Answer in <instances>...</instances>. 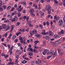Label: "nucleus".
Returning a JSON list of instances; mask_svg holds the SVG:
<instances>
[{
  "label": "nucleus",
  "instance_id": "26",
  "mask_svg": "<svg viewBox=\"0 0 65 65\" xmlns=\"http://www.w3.org/2000/svg\"><path fill=\"white\" fill-rule=\"evenodd\" d=\"M58 23H61V24H63V21L62 20H60L59 21Z\"/></svg>",
  "mask_w": 65,
  "mask_h": 65
},
{
  "label": "nucleus",
  "instance_id": "33",
  "mask_svg": "<svg viewBox=\"0 0 65 65\" xmlns=\"http://www.w3.org/2000/svg\"><path fill=\"white\" fill-rule=\"evenodd\" d=\"M54 2L56 4H58V2L56 0H54Z\"/></svg>",
  "mask_w": 65,
  "mask_h": 65
},
{
  "label": "nucleus",
  "instance_id": "19",
  "mask_svg": "<svg viewBox=\"0 0 65 65\" xmlns=\"http://www.w3.org/2000/svg\"><path fill=\"white\" fill-rule=\"evenodd\" d=\"M36 36L37 37H40V35L39 34H36Z\"/></svg>",
  "mask_w": 65,
  "mask_h": 65
},
{
  "label": "nucleus",
  "instance_id": "61",
  "mask_svg": "<svg viewBox=\"0 0 65 65\" xmlns=\"http://www.w3.org/2000/svg\"><path fill=\"white\" fill-rule=\"evenodd\" d=\"M15 62H16V63H15L16 64H17V63H18V60L17 59H16L15 60Z\"/></svg>",
  "mask_w": 65,
  "mask_h": 65
},
{
  "label": "nucleus",
  "instance_id": "25",
  "mask_svg": "<svg viewBox=\"0 0 65 65\" xmlns=\"http://www.w3.org/2000/svg\"><path fill=\"white\" fill-rule=\"evenodd\" d=\"M21 34V32H19L18 33H17L16 34V35H17V36H19V34Z\"/></svg>",
  "mask_w": 65,
  "mask_h": 65
},
{
  "label": "nucleus",
  "instance_id": "36",
  "mask_svg": "<svg viewBox=\"0 0 65 65\" xmlns=\"http://www.w3.org/2000/svg\"><path fill=\"white\" fill-rule=\"evenodd\" d=\"M26 41H25L24 40L23 41V44H24V45H25V44H26Z\"/></svg>",
  "mask_w": 65,
  "mask_h": 65
},
{
  "label": "nucleus",
  "instance_id": "62",
  "mask_svg": "<svg viewBox=\"0 0 65 65\" xmlns=\"http://www.w3.org/2000/svg\"><path fill=\"white\" fill-rule=\"evenodd\" d=\"M3 45H4L6 47L7 46H6V44L4 43H3Z\"/></svg>",
  "mask_w": 65,
  "mask_h": 65
},
{
  "label": "nucleus",
  "instance_id": "42",
  "mask_svg": "<svg viewBox=\"0 0 65 65\" xmlns=\"http://www.w3.org/2000/svg\"><path fill=\"white\" fill-rule=\"evenodd\" d=\"M43 55H45V54H46V53L44 52V50L43 51Z\"/></svg>",
  "mask_w": 65,
  "mask_h": 65
},
{
  "label": "nucleus",
  "instance_id": "5",
  "mask_svg": "<svg viewBox=\"0 0 65 65\" xmlns=\"http://www.w3.org/2000/svg\"><path fill=\"white\" fill-rule=\"evenodd\" d=\"M8 18H9V20H11L12 19V16L8 14L7 16Z\"/></svg>",
  "mask_w": 65,
  "mask_h": 65
},
{
  "label": "nucleus",
  "instance_id": "40",
  "mask_svg": "<svg viewBox=\"0 0 65 65\" xmlns=\"http://www.w3.org/2000/svg\"><path fill=\"white\" fill-rule=\"evenodd\" d=\"M18 41V39H15L14 40L15 42H17Z\"/></svg>",
  "mask_w": 65,
  "mask_h": 65
},
{
  "label": "nucleus",
  "instance_id": "30",
  "mask_svg": "<svg viewBox=\"0 0 65 65\" xmlns=\"http://www.w3.org/2000/svg\"><path fill=\"white\" fill-rule=\"evenodd\" d=\"M22 9H23V7L20 8V9L19 10H18V11L20 12L22 10Z\"/></svg>",
  "mask_w": 65,
  "mask_h": 65
},
{
  "label": "nucleus",
  "instance_id": "28",
  "mask_svg": "<svg viewBox=\"0 0 65 65\" xmlns=\"http://www.w3.org/2000/svg\"><path fill=\"white\" fill-rule=\"evenodd\" d=\"M63 24L62 23H58V25L59 26H62V24Z\"/></svg>",
  "mask_w": 65,
  "mask_h": 65
},
{
  "label": "nucleus",
  "instance_id": "51",
  "mask_svg": "<svg viewBox=\"0 0 65 65\" xmlns=\"http://www.w3.org/2000/svg\"><path fill=\"white\" fill-rule=\"evenodd\" d=\"M57 42H58H58H59V43H61V40H58Z\"/></svg>",
  "mask_w": 65,
  "mask_h": 65
},
{
  "label": "nucleus",
  "instance_id": "13",
  "mask_svg": "<svg viewBox=\"0 0 65 65\" xmlns=\"http://www.w3.org/2000/svg\"><path fill=\"white\" fill-rule=\"evenodd\" d=\"M32 32H33L34 34H35L37 33V31H36V30L35 29L34 30L32 31Z\"/></svg>",
  "mask_w": 65,
  "mask_h": 65
},
{
  "label": "nucleus",
  "instance_id": "32",
  "mask_svg": "<svg viewBox=\"0 0 65 65\" xmlns=\"http://www.w3.org/2000/svg\"><path fill=\"white\" fill-rule=\"evenodd\" d=\"M10 8H11V6H9L7 8V10H9L10 9Z\"/></svg>",
  "mask_w": 65,
  "mask_h": 65
},
{
  "label": "nucleus",
  "instance_id": "53",
  "mask_svg": "<svg viewBox=\"0 0 65 65\" xmlns=\"http://www.w3.org/2000/svg\"><path fill=\"white\" fill-rule=\"evenodd\" d=\"M20 42L21 43H23V42L24 41H23V40H22L20 41Z\"/></svg>",
  "mask_w": 65,
  "mask_h": 65
},
{
  "label": "nucleus",
  "instance_id": "17",
  "mask_svg": "<svg viewBox=\"0 0 65 65\" xmlns=\"http://www.w3.org/2000/svg\"><path fill=\"white\" fill-rule=\"evenodd\" d=\"M30 34L31 35V36H33V34H34V33H33V31H31L30 32Z\"/></svg>",
  "mask_w": 65,
  "mask_h": 65
},
{
  "label": "nucleus",
  "instance_id": "60",
  "mask_svg": "<svg viewBox=\"0 0 65 65\" xmlns=\"http://www.w3.org/2000/svg\"><path fill=\"white\" fill-rule=\"evenodd\" d=\"M33 52H34V53H36V52H37V51L35 49H34Z\"/></svg>",
  "mask_w": 65,
  "mask_h": 65
},
{
  "label": "nucleus",
  "instance_id": "27",
  "mask_svg": "<svg viewBox=\"0 0 65 65\" xmlns=\"http://www.w3.org/2000/svg\"><path fill=\"white\" fill-rule=\"evenodd\" d=\"M27 23L28 25H29V24H31V21H29L28 22H27Z\"/></svg>",
  "mask_w": 65,
  "mask_h": 65
},
{
  "label": "nucleus",
  "instance_id": "1",
  "mask_svg": "<svg viewBox=\"0 0 65 65\" xmlns=\"http://www.w3.org/2000/svg\"><path fill=\"white\" fill-rule=\"evenodd\" d=\"M46 9L48 11V14H50L51 12V10H52V7L50 6H47L46 7Z\"/></svg>",
  "mask_w": 65,
  "mask_h": 65
},
{
  "label": "nucleus",
  "instance_id": "22",
  "mask_svg": "<svg viewBox=\"0 0 65 65\" xmlns=\"http://www.w3.org/2000/svg\"><path fill=\"white\" fill-rule=\"evenodd\" d=\"M27 63V61L26 60H24L22 62V63L23 64H25V63Z\"/></svg>",
  "mask_w": 65,
  "mask_h": 65
},
{
  "label": "nucleus",
  "instance_id": "20",
  "mask_svg": "<svg viewBox=\"0 0 65 65\" xmlns=\"http://www.w3.org/2000/svg\"><path fill=\"white\" fill-rule=\"evenodd\" d=\"M14 19V20L15 21H18V18L17 17H15Z\"/></svg>",
  "mask_w": 65,
  "mask_h": 65
},
{
  "label": "nucleus",
  "instance_id": "55",
  "mask_svg": "<svg viewBox=\"0 0 65 65\" xmlns=\"http://www.w3.org/2000/svg\"><path fill=\"white\" fill-rule=\"evenodd\" d=\"M3 27H2V26H0V31L3 29Z\"/></svg>",
  "mask_w": 65,
  "mask_h": 65
},
{
  "label": "nucleus",
  "instance_id": "4",
  "mask_svg": "<svg viewBox=\"0 0 65 65\" xmlns=\"http://www.w3.org/2000/svg\"><path fill=\"white\" fill-rule=\"evenodd\" d=\"M6 28H7L5 29V30L6 31H7V30H9V29H10V26L9 25H7V26Z\"/></svg>",
  "mask_w": 65,
  "mask_h": 65
},
{
  "label": "nucleus",
  "instance_id": "64",
  "mask_svg": "<svg viewBox=\"0 0 65 65\" xmlns=\"http://www.w3.org/2000/svg\"><path fill=\"white\" fill-rule=\"evenodd\" d=\"M7 33H6L5 34V37H7Z\"/></svg>",
  "mask_w": 65,
  "mask_h": 65
},
{
  "label": "nucleus",
  "instance_id": "9",
  "mask_svg": "<svg viewBox=\"0 0 65 65\" xmlns=\"http://www.w3.org/2000/svg\"><path fill=\"white\" fill-rule=\"evenodd\" d=\"M2 26L4 29H5V28H6L7 27V26L6 25L4 24L2 25Z\"/></svg>",
  "mask_w": 65,
  "mask_h": 65
},
{
  "label": "nucleus",
  "instance_id": "54",
  "mask_svg": "<svg viewBox=\"0 0 65 65\" xmlns=\"http://www.w3.org/2000/svg\"><path fill=\"white\" fill-rule=\"evenodd\" d=\"M29 5H32V3L31 2H29L28 3Z\"/></svg>",
  "mask_w": 65,
  "mask_h": 65
},
{
  "label": "nucleus",
  "instance_id": "14",
  "mask_svg": "<svg viewBox=\"0 0 65 65\" xmlns=\"http://www.w3.org/2000/svg\"><path fill=\"white\" fill-rule=\"evenodd\" d=\"M54 37H56V38H59V36L57 34L55 35L54 36Z\"/></svg>",
  "mask_w": 65,
  "mask_h": 65
},
{
  "label": "nucleus",
  "instance_id": "29",
  "mask_svg": "<svg viewBox=\"0 0 65 65\" xmlns=\"http://www.w3.org/2000/svg\"><path fill=\"white\" fill-rule=\"evenodd\" d=\"M16 38V36H15V35H14L12 37V39H15Z\"/></svg>",
  "mask_w": 65,
  "mask_h": 65
},
{
  "label": "nucleus",
  "instance_id": "46",
  "mask_svg": "<svg viewBox=\"0 0 65 65\" xmlns=\"http://www.w3.org/2000/svg\"><path fill=\"white\" fill-rule=\"evenodd\" d=\"M38 62H39L40 63H41V60L39 59H38Z\"/></svg>",
  "mask_w": 65,
  "mask_h": 65
},
{
  "label": "nucleus",
  "instance_id": "52",
  "mask_svg": "<svg viewBox=\"0 0 65 65\" xmlns=\"http://www.w3.org/2000/svg\"><path fill=\"white\" fill-rule=\"evenodd\" d=\"M59 17H57L56 18V20H57V21H58L59 20Z\"/></svg>",
  "mask_w": 65,
  "mask_h": 65
},
{
  "label": "nucleus",
  "instance_id": "11",
  "mask_svg": "<svg viewBox=\"0 0 65 65\" xmlns=\"http://www.w3.org/2000/svg\"><path fill=\"white\" fill-rule=\"evenodd\" d=\"M57 53L56 52H55L53 54V58H54L55 57L57 56Z\"/></svg>",
  "mask_w": 65,
  "mask_h": 65
},
{
  "label": "nucleus",
  "instance_id": "23",
  "mask_svg": "<svg viewBox=\"0 0 65 65\" xmlns=\"http://www.w3.org/2000/svg\"><path fill=\"white\" fill-rule=\"evenodd\" d=\"M17 13L18 14V17H20L21 16V14L20 13H19V12H18Z\"/></svg>",
  "mask_w": 65,
  "mask_h": 65
},
{
  "label": "nucleus",
  "instance_id": "41",
  "mask_svg": "<svg viewBox=\"0 0 65 65\" xmlns=\"http://www.w3.org/2000/svg\"><path fill=\"white\" fill-rule=\"evenodd\" d=\"M43 64L44 65H46V64H47V63H46V62L45 61H43Z\"/></svg>",
  "mask_w": 65,
  "mask_h": 65
},
{
  "label": "nucleus",
  "instance_id": "58",
  "mask_svg": "<svg viewBox=\"0 0 65 65\" xmlns=\"http://www.w3.org/2000/svg\"><path fill=\"white\" fill-rule=\"evenodd\" d=\"M39 27H41V29H42V28H43V27H42V25H39Z\"/></svg>",
  "mask_w": 65,
  "mask_h": 65
},
{
  "label": "nucleus",
  "instance_id": "21",
  "mask_svg": "<svg viewBox=\"0 0 65 65\" xmlns=\"http://www.w3.org/2000/svg\"><path fill=\"white\" fill-rule=\"evenodd\" d=\"M50 53L51 55H53V53H54V51H52L50 52Z\"/></svg>",
  "mask_w": 65,
  "mask_h": 65
},
{
  "label": "nucleus",
  "instance_id": "34",
  "mask_svg": "<svg viewBox=\"0 0 65 65\" xmlns=\"http://www.w3.org/2000/svg\"><path fill=\"white\" fill-rule=\"evenodd\" d=\"M33 39H30L29 40V42H33Z\"/></svg>",
  "mask_w": 65,
  "mask_h": 65
},
{
  "label": "nucleus",
  "instance_id": "49",
  "mask_svg": "<svg viewBox=\"0 0 65 65\" xmlns=\"http://www.w3.org/2000/svg\"><path fill=\"white\" fill-rule=\"evenodd\" d=\"M51 56H49L47 57V59H48L49 58H51Z\"/></svg>",
  "mask_w": 65,
  "mask_h": 65
},
{
  "label": "nucleus",
  "instance_id": "35",
  "mask_svg": "<svg viewBox=\"0 0 65 65\" xmlns=\"http://www.w3.org/2000/svg\"><path fill=\"white\" fill-rule=\"evenodd\" d=\"M3 7L4 8V9H6V6L5 5H4L3 6Z\"/></svg>",
  "mask_w": 65,
  "mask_h": 65
},
{
  "label": "nucleus",
  "instance_id": "63",
  "mask_svg": "<svg viewBox=\"0 0 65 65\" xmlns=\"http://www.w3.org/2000/svg\"><path fill=\"white\" fill-rule=\"evenodd\" d=\"M31 63H32V64H34L35 63V62H34V61H33L31 62Z\"/></svg>",
  "mask_w": 65,
  "mask_h": 65
},
{
  "label": "nucleus",
  "instance_id": "2",
  "mask_svg": "<svg viewBox=\"0 0 65 65\" xmlns=\"http://www.w3.org/2000/svg\"><path fill=\"white\" fill-rule=\"evenodd\" d=\"M64 34V31L63 30H62L60 32L58 33V35H63Z\"/></svg>",
  "mask_w": 65,
  "mask_h": 65
},
{
  "label": "nucleus",
  "instance_id": "8",
  "mask_svg": "<svg viewBox=\"0 0 65 65\" xmlns=\"http://www.w3.org/2000/svg\"><path fill=\"white\" fill-rule=\"evenodd\" d=\"M58 42H56L55 43L53 42L52 45H53V46H56V45H58Z\"/></svg>",
  "mask_w": 65,
  "mask_h": 65
},
{
  "label": "nucleus",
  "instance_id": "59",
  "mask_svg": "<svg viewBox=\"0 0 65 65\" xmlns=\"http://www.w3.org/2000/svg\"><path fill=\"white\" fill-rule=\"evenodd\" d=\"M14 9V7H13L12 9L11 10V11H13V10Z\"/></svg>",
  "mask_w": 65,
  "mask_h": 65
},
{
  "label": "nucleus",
  "instance_id": "6",
  "mask_svg": "<svg viewBox=\"0 0 65 65\" xmlns=\"http://www.w3.org/2000/svg\"><path fill=\"white\" fill-rule=\"evenodd\" d=\"M60 48L62 50H64V49L65 48V45L61 46L60 47Z\"/></svg>",
  "mask_w": 65,
  "mask_h": 65
},
{
  "label": "nucleus",
  "instance_id": "3",
  "mask_svg": "<svg viewBox=\"0 0 65 65\" xmlns=\"http://www.w3.org/2000/svg\"><path fill=\"white\" fill-rule=\"evenodd\" d=\"M48 34V35L50 36H52L53 35V33L51 31H49Z\"/></svg>",
  "mask_w": 65,
  "mask_h": 65
},
{
  "label": "nucleus",
  "instance_id": "37",
  "mask_svg": "<svg viewBox=\"0 0 65 65\" xmlns=\"http://www.w3.org/2000/svg\"><path fill=\"white\" fill-rule=\"evenodd\" d=\"M10 35L8 37V38H11V36L12 35L11 34H10Z\"/></svg>",
  "mask_w": 65,
  "mask_h": 65
},
{
  "label": "nucleus",
  "instance_id": "18",
  "mask_svg": "<svg viewBox=\"0 0 65 65\" xmlns=\"http://www.w3.org/2000/svg\"><path fill=\"white\" fill-rule=\"evenodd\" d=\"M28 54L30 56H32L33 55V53L31 52H29L28 53Z\"/></svg>",
  "mask_w": 65,
  "mask_h": 65
},
{
  "label": "nucleus",
  "instance_id": "31",
  "mask_svg": "<svg viewBox=\"0 0 65 65\" xmlns=\"http://www.w3.org/2000/svg\"><path fill=\"white\" fill-rule=\"evenodd\" d=\"M20 22H18L16 24V25L17 26H18L19 25H20Z\"/></svg>",
  "mask_w": 65,
  "mask_h": 65
},
{
  "label": "nucleus",
  "instance_id": "10",
  "mask_svg": "<svg viewBox=\"0 0 65 65\" xmlns=\"http://www.w3.org/2000/svg\"><path fill=\"white\" fill-rule=\"evenodd\" d=\"M34 11V9H30L29 11V12L30 13H32V12H33Z\"/></svg>",
  "mask_w": 65,
  "mask_h": 65
},
{
  "label": "nucleus",
  "instance_id": "7",
  "mask_svg": "<svg viewBox=\"0 0 65 65\" xmlns=\"http://www.w3.org/2000/svg\"><path fill=\"white\" fill-rule=\"evenodd\" d=\"M44 51L46 53H47V54H49V53H50L49 51L48 50H44Z\"/></svg>",
  "mask_w": 65,
  "mask_h": 65
},
{
  "label": "nucleus",
  "instance_id": "38",
  "mask_svg": "<svg viewBox=\"0 0 65 65\" xmlns=\"http://www.w3.org/2000/svg\"><path fill=\"white\" fill-rule=\"evenodd\" d=\"M57 63H60V59H59L57 60Z\"/></svg>",
  "mask_w": 65,
  "mask_h": 65
},
{
  "label": "nucleus",
  "instance_id": "50",
  "mask_svg": "<svg viewBox=\"0 0 65 65\" xmlns=\"http://www.w3.org/2000/svg\"><path fill=\"white\" fill-rule=\"evenodd\" d=\"M58 52L59 53H60V52H61V50L60 49H58Z\"/></svg>",
  "mask_w": 65,
  "mask_h": 65
},
{
  "label": "nucleus",
  "instance_id": "24",
  "mask_svg": "<svg viewBox=\"0 0 65 65\" xmlns=\"http://www.w3.org/2000/svg\"><path fill=\"white\" fill-rule=\"evenodd\" d=\"M30 15L32 17H34L35 16V14L33 13H30Z\"/></svg>",
  "mask_w": 65,
  "mask_h": 65
},
{
  "label": "nucleus",
  "instance_id": "56",
  "mask_svg": "<svg viewBox=\"0 0 65 65\" xmlns=\"http://www.w3.org/2000/svg\"><path fill=\"white\" fill-rule=\"evenodd\" d=\"M29 27H33V25L31 24H30L29 25Z\"/></svg>",
  "mask_w": 65,
  "mask_h": 65
},
{
  "label": "nucleus",
  "instance_id": "43",
  "mask_svg": "<svg viewBox=\"0 0 65 65\" xmlns=\"http://www.w3.org/2000/svg\"><path fill=\"white\" fill-rule=\"evenodd\" d=\"M11 22H14V21H15V20H14V18H13L11 20Z\"/></svg>",
  "mask_w": 65,
  "mask_h": 65
},
{
  "label": "nucleus",
  "instance_id": "12",
  "mask_svg": "<svg viewBox=\"0 0 65 65\" xmlns=\"http://www.w3.org/2000/svg\"><path fill=\"white\" fill-rule=\"evenodd\" d=\"M8 64L11 65H14V62H9L8 63Z\"/></svg>",
  "mask_w": 65,
  "mask_h": 65
},
{
  "label": "nucleus",
  "instance_id": "44",
  "mask_svg": "<svg viewBox=\"0 0 65 65\" xmlns=\"http://www.w3.org/2000/svg\"><path fill=\"white\" fill-rule=\"evenodd\" d=\"M0 10L1 11H3V8L2 7L0 8Z\"/></svg>",
  "mask_w": 65,
  "mask_h": 65
},
{
  "label": "nucleus",
  "instance_id": "45",
  "mask_svg": "<svg viewBox=\"0 0 65 65\" xmlns=\"http://www.w3.org/2000/svg\"><path fill=\"white\" fill-rule=\"evenodd\" d=\"M46 24L47 26H49V22H46Z\"/></svg>",
  "mask_w": 65,
  "mask_h": 65
},
{
  "label": "nucleus",
  "instance_id": "48",
  "mask_svg": "<svg viewBox=\"0 0 65 65\" xmlns=\"http://www.w3.org/2000/svg\"><path fill=\"white\" fill-rule=\"evenodd\" d=\"M54 28L55 26H54V25H53L51 26V28L52 29H54Z\"/></svg>",
  "mask_w": 65,
  "mask_h": 65
},
{
  "label": "nucleus",
  "instance_id": "57",
  "mask_svg": "<svg viewBox=\"0 0 65 65\" xmlns=\"http://www.w3.org/2000/svg\"><path fill=\"white\" fill-rule=\"evenodd\" d=\"M13 46H12L11 47V49H10V50L9 51H12V50L13 49Z\"/></svg>",
  "mask_w": 65,
  "mask_h": 65
},
{
  "label": "nucleus",
  "instance_id": "47",
  "mask_svg": "<svg viewBox=\"0 0 65 65\" xmlns=\"http://www.w3.org/2000/svg\"><path fill=\"white\" fill-rule=\"evenodd\" d=\"M46 33V32H42L41 33V34H42V35H45Z\"/></svg>",
  "mask_w": 65,
  "mask_h": 65
},
{
  "label": "nucleus",
  "instance_id": "39",
  "mask_svg": "<svg viewBox=\"0 0 65 65\" xmlns=\"http://www.w3.org/2000/svg\"><path fill=\"white\" fill-rule=\"evenodd\" d=\"M22 4H24V5H26V2H22Z\"/></svg>",
  "mask_w": 65,
  "mask_h": 65
},
{
  "label": "nucleus",
  "instance_id": "15",
  "mask_svg": "<svg viewBox=\"0 0 65 65\" xmlns=\"http://www.w3.org/2000/svg\"><path fill=\"white\" fill-rule=\"evenodd\" d=\"M45 39H47V40H48L50 39V37L48 36H46V38H45Z\"/></svg>",
  "mask_w": 65,
  "mask_h": 65
},
{
  "label": "nucleus",
  "instance_id": "16",
  "mask_svg": "<svg viewBox=\"0 0 65 65\" xmlns=\"http://www.w3.org/2000/svg\"><path fill=\"white\" fill-rule=\"evenodd\" d=\"M34 42L35 44V45H36L37 43H38V42H39V41H34Z\"/></svg>",
  "mask_w": 65,
  "mask_h": 65
}]
</instances>
